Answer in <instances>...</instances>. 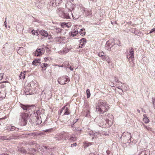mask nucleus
<instances>
[{
  "label": "nucleus",
  "mask_w": 155,
  "mask_h": 155,
  "mask_svg": "<svg viewBox=\"0 0 155 155\" xmlns=\"http://www.w3.org/2000/svg\"><path fill=\"white\" fill-rule=\"evenodd\" d=\"M109 105L107 102L104 101L100 102L97 106L96 110H97L100 114H103L107 112L109 109Z\"/></svg>",
  "instance_id": "obj_1"
},
{
  "label": "nucleus",
  "mask_w": 155,
  "mask_h": 155,
  "mask_svg": "<svg viewBox=\"0 0 155 155\" xmlns=\"http://www.w3.org/2000/svg\"><path fill=\"white\" fill-rule=\"evenodd\" d=\"M58 81L59 84L64 85L68 83L70 80L68 76H63L59 78Z\"/></svg>",
  "instance_id": "obj_2"
},
{
  "label": "nucleus",
  "mask_w": 155,
  "mask_h": 155,
  "mask_svg": "<svg viewBox=\"0 0 155 155\" xmlns=\"http://www.w3.org/2000/svg\"><path fill=\"white\" fill-rule=\"evenodd\" d=\"M20 116L21 117V124L22 126H25L27 124L28 115L26 113H22L21 114Z\"/></svg>",
  "instance_id": "obj_3"
},
{
  "label": "nucleus",
  "mask_w": 155,
  "mask_h": 155,
  "mask_svg": "<svg viewBox=\"0 0 155 155\" xmlns=\"http://www.w3.org/2000/svg\"><path fill=\"white\" fill-rule=\"evenodd\" d=\"M63 17H61L63 18L71 19L72 16V12L71 10L69 9L68 12H65L64 11L62 14Z\"/></svg>",
  "instance_id": "obj_4"
},
{
  "label": "nucleus",
  "mask_w": 155,
  "mask_h": 155,
  "mask_svg": "<svg viewBox=\"0 0 155 155\" xmlns=\"http://www.w3.org/2000/svg\"><path fill=\"white\" fill-rule=\"evenodd\" d=\"M67 106V105H66L65 106L62 107L61 109L59 110L58 112L60 115L61 114L63 110L64 111V113L63 115H68L70 114V110L69 108H68Z\"/></svg>",
  "instance_id": "obj_5"
},
{
  "label": "nucleus",
  "mask_w": 155,
  "mask_h": 155,
  "mask_svg": "<svg viewBox=\"0 0 155 155\" xmlns=\"http://www.w3.org/2000/svg\"><path fill=\"white\" fill-rule=\"evenodd\" d=\"M122 136L125 141L130 140L132 137L131 133L128 132L124 133L122 134Z\"/></svg>",
  "instance_id": "obj_6"
},
{
  "label": "nucleus",
  "mask_w": 155,
  "mask_h": 155,
  "mask_svg": "<svg viewBox=\"0 0 155 155\" xmlns=\"http://www.w3.org/2000/svg\"><path fill=\"white\" fill-rule=\"evenodd\" d=\"M21 107L22 108L23 110H32V109L35 107V105H25L22 104H21Z\"/></svg>",
  "instance_id": "obj_7"
},
{
  "label": "nucleus",
  "mask_w": 155,
  "mask_h": 155,
  "mask_svg": "<svg viewBox=\"0 0 155 155\" xmlns=\"http://www.w3.org/2000/svg\"><path fill=\"white\" fill-rule=\"evenodd\" d=\"M45 52V49H37L34 52V54L35 56L41 55Z\"/></svg>",
  "instance_id": "obj_8"
},
{
  "label": "nucleus",
  "mask_w": 155,
  "mask_h": 155,
  "mask_svg": "<svg viewBox=\"0 0 155 155\" xmlns=\"http://www.w3.org/2000/svg\"><path fill=\"white\" fill-rule=\"evenodd\" d=\"M45 3V1L43 0H38L35 2V6L38 8L41 9L42 6Z\"/></svg>",
  "instance_id": "obj_9"
},
{
  "label": "nucleus",
  "mask_w": 155,
  "mask_h": 155,
  "mask_svg": "<svg viewBox=\"0 0 155 155\" xmlns=\"http://www.w3.org/2000/svg\"><path fill=\"white\" fill-rule=\"evenodd\" d=\"M111 42V41L110 40L107 41L105 45V47L106 48L109 49L111 48H113L115 47L116 45L114 44V43H112L111 44H110Z\"/></svg>",
  "instance_id": "obj_10"
},
{
  "label": "nucleus",
  "mask_w": 155,
  "mask_h": 155,
  "mask_svg": "<svg viewBox=\"0 0 155 155\" xmlns=\"http://www.w3.org/2000/svg\"><path fill=\"white\" fill-rule=\"evenodd\" d=\"M106 123L105 124L103 125V126L104 128H108L110 127L113 124V120H110L108 119L106 120Z\"/></svg>",
  "instance_id": "obj_11"
},
{
  "label": "nucleus",
  "mask_w": 155,
  "mask_h": 155,
  "mask_svg": "<svg viewBox=\"0 0 155 155\" xmlns=\"http://www.w3.org/2000/svg\"><path fill=\"white\" fill-rule=\"evenodd\" d=\"M64 11V9L62 8H58L56 10V12L58 15L60 17H63L62 14Z\"/></svg>",
  "instance_id": "obj_12"
},
{
  "label": "nucleus",
  "mask_w": 155,
  "mask_h": 155,
  "mask_svg": "<svg viewBox=\"0 0 155 155\" xmlns=\"http://www.w3.org/2000/svg\"><path fill=\"white\" fill-rule=\"evenodd\" d=\"M38 85V83L35 81L31 82L30 84V86L33 89H35Z\"/></svg>",
  "instance_id": "obj_13"
},
{
  "label": "nucleus",
  "mask_w": 155,
  "mask_h": 155,
  "mask_svg": "<svg viewBox=\"0 0 155 155\" xmlns=\"http://www.w3.org/2000/svg\"><path fill=\"white\" fill-rule=\"evenodd\" d=\"M40 33L42 36H44L46 37H48V39H49L51 37L50 35H48L47 32L45 30H41L40 31Z\"/></svg>",
  "instance_id": "obj_14"
},
{
  "label": "nucleus",
  "mask_w": 155,
  "mask_h": 155,
  "mask_svg": "<svg viewBox=\"0 0 155 155\" xmlns=\"http://www.w3.org/2000/svg\"><path fill=\"white\" fill-rule=\"evenodd\" d=\"M86 41V40L84 38H83L81 39V42L79 45V47L80 48H82L84 47V46L85 45V43Z\"/></svg>",
  "instance_id": "obj_15"
},
{
  "label": "nucleus",
  "mask_w": 155,
  "mask_h": 155,
  "mask_svg": "<svg viewBox=\"0 0 155 155\" xmlns=\"http://www.w3.org/2000/svg\"><path fill=\"white\" fill-rule=\"evenodd\" d=\"M134 49H131L130 51V52L129 54L127 57L129 59H130L132 60L134 58Z\"/></svg>",
  "instance_id": "obj_16"
},
{
  "label": "nucleus",
  "mask_w": 155,
  "mask_h": 155,
  "mask_svg": "<svg viewBox=\"0 0 155 155\" xmlns=\"http://www.w3.org/2000/svg\"><path fill=\"white\" fill-rule=\"evenodd\" d=\"M69 51L68 49H62L58 52L59 54H65Z\"/></svg>",
  "instance_id": "obj_17"
},
{
  "label": "nucleus",
  "mask_w": 155,
  "mask_h": 155,
  "mask_svg": "<svg viewBox=\"0 0 155 155\" xmlns=\"http://www.w3.org/2000/svg\"><path fill=\"white\" fill-rule=\"evenodd\" d=\"M53 30L56 33H60L62 30L61 28L57 27H54Z\"/></svg>",
  "instance_id": "obj_18"
},
{
  "label": "nucleus",
  "mask_w": 155,
  "mask_h": 155,
  "mask_svg": "<svg viewBox=\"0 0 155 155\" xmlns=\"http://www.w3.org/2000/svg\"><path fill=\"white\" fill-rule=\"evenodd\" d=\"M16 30L18 32H21L23 30L22 26L18 24L16 26Z\"/></svg>",
  "instance_id": "obj_19"
},
{
  "label": "nucleus",
  "mask_w": 155,
  "mask_h": 155,
  "mask_svg": "<svg viewBox=\"0 0 155 155\" xmlns=\"http://www.w3.org/2000/svg\"><path fill=\"white\" fill-rule=\"evenodd\" d=\"M143 116L144 117L143 119V121L146 124L148 123L149 122V120L147 117L146 115L145 114H144Z\"/></svg>",
  "instance_id": "obj_20"
},
{
  "label": "nucleus",
  "mask_w": 155,
  "mask_h": 155,
  "mask_svg": "<svg viewBox=\"0 0 155 155\" xmlns=\"http://www.w3.org/2000/svg\"><path fill=\"white\" fill-rule=\"evenodd\" d=\"M102 59L103 61H106L108 63H109L110 62V60L109 59V58L108 56H104L102 58Z\"/></svg>",
  "instance_id": "obj_21"
},
{
  "label": "nucleus",
  "mask_w": 155,
  "mask_h": 155,
  "mask_svg": "<svg viewBox=\"0 0 155 155\" xmlns=\"http://www.w3.org/2000/svg\"><path fill=\"white\" fill-rule=\"evenodd\" d=\"M40 61V59H35L32 62V64L36 65L38 63H39Z\"/></svg>",
  "instance_id": "obj_22"
},
{
  "label": "nucleus",
  "mask_w": 155,
  "mask_h": 155,
  "mask_svg": "<svg viewBox=\"0 0 155 155\" xmlns=\"http://www.w3.org/2000/svg\"><path fill=\"white\" fill-rule=\"evenodd\" d=\"M69 140L71 142L77 140V138L74 135H72L70 137Z\"/></svg>",
  "instance_id": "obj_23"
},
{
  "label": "nucleus",
  "mask_w": 155,
  "mask_h": 155,
  "mask_svg": "<svg viewBox=\"0 0 155 155\" xmlns=\"http://www.w3.org/2000/svg\"><path fill=\"white\" fill-rule=\"evenodd\" d=\"M78 31L77 29L72 31L71 32V35L73 36L76 35L78 33Z\"/></svg>",
  "instance_id": "obj_24"
},
{
  "label": "nucleus",
  "mask_w": 155,
  "mask_h": 155,
  "mask_svg": "<svg viewBox=\"0 0 155 155\" xmlns=\"http://www.w3.org/2000/svg\"><path fill=\"white\" fill-rule=\"evenodd\" d=\"M25 71L21 72L19 75V78L20 79H24L25 78Z\"/></svg>",
  "instance_id": "obj_25"
},
{
  "label": "nucleus",
  "mask_w": 155,
  "mask_h": 155,
  "mask_svg": "<svg viewBox=\"0 0 155 155\" xmlns=\"http://www.w3.org/2000/svg\"><path fill=\"white\" fill-rule=\"evenodd\" d=\"M48 64H47L43 63L41 65V67L42 68L43 70H46Z\"/></svg>",
  "instance_id": "obj_26"
},
{
  "label": "nucleus",
  "mask_w": 155,
  "mask_h": 155,
  "mask_svg": "<svg viewBox=\"0 0 155 155\" xmlns=\"http://www.w3.org/2000/svg\"><path fill=\"white\" fill-rule=\"evenodd\" d=\"M80 35L82 36H83L85 34V30L84 28L81 29L80 31Z\"/></svg>",
  "instance_id": "obj_27"
},
{
  "label": "nucleus",
  "mask_w": 155,
  "mask_h": 155,
  "mask_svg": "<svg viewBox=\"0 0 155 155\" xmlns=\"http://www.w3.org/2000/svg\"><path fill=\"white\" fill-rule=\"evenodd\" d=\"M85 13L87 16H89L91 17L92 16V12L91 10H87L86 11Z\"/></svg>",
  "instance_id": "obj_28"
},
{
  "label": "nucleus",
  "mask_w": 155,
  "mask_h": 155,
  "mask_svg": "<svg viewBox=\"0 0 155 155\" xmlns=\"http://www.w3.org/2000/svg\"><path fill=\"white\" fill-rule=\"evenodd\" d=\"M18 151L22 153H25L26 152L25 150L23 147L19 148Z\"/></svg>",
  "instance_id": "obj_29"
},
{
  "label": "nucleus",
  "mask_w": 155,
  "mask_h": 155,
  "mask_svg": "<svg viewBox=\"0 0 155 155\" xmlns=\"http://www.w3.org/2000/svg\"><path fill=\"white\" fill-rule=\"evenodd\" d=\"M7 137L5 136H0V140H10L11 139V138H7Z\"/></svg>",
  "instance_id": "obj_30"
},
{
  "label": "nucleus",
  "mask_w": 155,
  "mask_h": 155,
  "mask_svg": "<svg viewBox=\"0 0 155 155\" xmlns=\"http://www.w3.org/2000/svg\"><path fill=\"white\" fill-rule=\"evenodd\" d=\"M143 126L144 127V128L145 129H147V130H150V131H152V129L150 127H148L147 126H146L144 124H143Z\"/></svg>",
  "instance_id": "obj_31"
},
{
  "label": "nucleus",
  "mask_w": 155,
  "mask_h": 155,
  "mask_svg": "<svg viewBox=\"0 0 155 155\" xmlns=\"http://www.w3.org/2000/svg\"><path fill=\"white\" fill-rule=\"evenodd\" d=\"M86 94H87V97L89 98L91 96V93L90 90L87 89L86 91Z\"/></svg>",
  "instance_id": "obj_32"
},
{
  "label": "nucleus",
  "mask_w": 155,
  "mask_h": 155,
  "mask_svg": "<svg viewBox=\"0 0 155 155\" xmlns=\"http://www.w3.org/2000/svg\"><path fill=\"white\" fill-rule=\"evenodd\" d=\"M72 16L73 17H72L71 18H73V19H76L78 18L79 17L80 15H77L75 14H72Z\"/></svg>",
  "instance_id": "obj_33"
},
{
  "label": "nucleus",
  "mask_w": 155,
  "mask_h": 155,
  "mask_svg": "<svg viewBox=\"0 0 155 155\" xmlns=\"http://www.w3.org/2000/svg\"><path fill=\"white\" fill-rule=\"evenodd\" d=\"M104 52L103 51L100 52L98 54V56H99L100 57H104Z\"/></svg>",
  "instance_id": "obj_34"
},
{
  "label": "nucleus",
  "mask_w": 155,
  "mask_h": 155,
  "mask_svg": "<svg viewBox=\"0 0 155 155\" xmlns=\"http://www.w3.org/2000/svg\"><path fill=\"white\" fill-rule=\"evenodd\" d=\"M152 102H153V106H154V108L155 109V98L154 97H153L152 98Z\"/></svg>",
  "instance_id": "obj_35"
},
{
  "label": "nucleus",
  "mask_w": 155,
  "mask_h": 155,
  "mask_svg": "<svg viewBox=\"0 0 155 155\" xmlns=\"http://www.w3.org/2000/svg\"><path fill=\"white\" fill-rule=\"evenodd\" d=\"M61 38L60 37H56L55 39L58 41H60V40L61 41Z\"/></svg>",
  "instance_id": "obj_36"
},
{
  "label": "nucleus",
  "mask_w": 155,
  "mask_h": 155,
  "mask_svg": "<svg viewBox=\"0 0 155 155\" xmlns=\"http://www.w3.org/2000/svg\"><path fill=\"white\" fill-rule=\"evenodd\" d=\"M87 9L86 8L84 7H82L81 8V11H83L84 12H86V11H87Z\"/></svg>",
  "instance_id": "obj_37"
},
{
  "label": "nucleus",
  "mask_w": 155,
  "mask_h": 155,
  "mask_svg": "<svg viewBox=\"0 0 155 155\" xmlns=\"http://www.w3.org/2000/svg\"><path fill=\"white\" fill-rule=\"evenodd\" d=\"M66 23H65L64 22L62 23L61 24V27L63 28L65 27L66 25Z\"/></svg>",
  "instance_id": "obj_38"
},
{
  "label": "nucleus",
  "mask_w": 155,
  "mask_h": 155,
  "mask_svg": "<svg viewBox=\"0 0 155 155\" xmlns=\"http://www.w3.org/2000/svg\"><path fill=\"white\" fill-rule=\"evenodd\" d=\"M3 73H0V80H1L3 78Z\"/></svg>",
  "instance_id": "obj_39"
},
{
  "label": "nucleus",
  "mask_w": 155,
  "mask_h": 155,
  "mask_svg": "<svg viewBox=\"0 0 155 155\" xmlns=\"http://www.w3.org/2000/svg\"><path fill=\"white\" fill-rule=\"evenodd\" d=\"M77 145V144L76 143H72L71 144V147H73V146H76V145Z\"/></svg>",
  "instance_id": "obj_40"
},
{
  "label": "nucleus",
  "mask_w": 155,
  "mask_h": 155,
  "mask_svg": "<svg viewBox=\"0 0 155 155\" xmlns=\"http://www.w3.org/2000/svg\"><path fill=\"white\" fill-rule=\"evenodd\" d=\"M21 49H18V51H17V53L19 54L20 55H22V53H20V50Z\"/></svg>",
  "instance_id": "obj_41"
},
{
  "label": "nucleus",
  "mask_w": 155,
  "mask_h": 155,
  "mask_svg": "<svg viewBox=\"0 0 155 155\" xmlns=\"http://www.w3.org/2000/svg\"><path fill=\"white\" fill-rule=\"evenodd\" d=\"M35 30H33L31 31V33L32 34L34 35L35 34Z\"/></svg>",
  "instance_id": "obj_42"
},
{
  "label": "nucleus",
  "mask_w": 155,
  "mask_h": 155,
  "mask_svg": "<svg viewBox=\"0 0 155 155\" xmlns=\"http://www.w3.org/2000/svg\"><path fill=\"white\" fill-rule=\"evenodd\" d=\"M35 34L34 35H38V32L36 31H35Z\"/></svg>",
  "instance_id": "obj_43"
},
{
  "label": "nucleus",
  "mask_w": 155,
  "mask_h": 155,
  "mask_svg": "<svg viewBox=\"0 0 155 155\" xmlns=\"http://www.w3.org/2000/svg\"><path fill=\"white\" fill-rule=\"evenodd\" d=\"M106 152L107 154H109L110 153V151L109 150H107L106 151Z\"/></svg>",
  "instance_id": "obj_44"
},
{
  "label": "nucleus",
  "mask_w": 155,
  "mask_h": 155,
  "mask_svg": "<svg viewBox=\"0 0 155 155\" xmlns=\"http://www.w3.org/2000/svg\"><path fill=\"white\" fill-rule=\"evenodd\" d=\"M4 25H5V27L6 28H7V22H6V21H5L4 22Z\"/></svg>",
  "instance_id": "obj_45"
},
{
  "label": "nucleus",
  "mask_w": 155,
  "mask_h": 155,
  "mask_svg": "<svg viewBox=\"0 0 155 155\" xmlns=\"http://www.w3.org/2000/svg\"><path fill=\"white\" fill-rule=\"evenodd\" d=\"M69 68L71 70V71H73V68H72L71 66H70L69 67Z\"/></svg>",
  "instance_id": "obj_46"
},
{
  "label": "nucleus",
  "mask_w": 155,
  "mask_h": 155,
  "mask_svg": "<svg viewBox=\"0 0 155 155\" xmlns=\"http://www.w3.org/2000/svg\"><path fill=\"white\" fill-rule=\"evenodd\" d=\"M68 23H66V25L65 27L69 28V26L68 25Z\"/></svg>",
  "instance_id": "obj_47"
},
{
  "label": "nucleus",
  "mask_w": 155,
  "mask_h": 155,
  "mask_svg": "<svg viewBox=\"0 0 155 155\" xmlns=\"http://www.w3.org/2000/svg\"><path fill=\"white\" fill-rule=\"evenodd\" d=\"M89 155H95L94 153H91L90 154H89Z\"/></svg>",
  "instance_id": "obj_48"
},
{
  "label": "nucleus",
  "mask_w": 155,
  "mask_h": 155,
  "mask_svg": "<svg viewBox=\"0 0 155 155\" xmlns=\"http://www.w3.org/2000/svg\"><path fill=\"white\" fill-rule=\"evenodd\" d=\"M153 32V30H152V29L151 30V31H150V32H149V33H150V34L151 33H152Z\"/></svg>",
  "instance_id": "obj_49"
},
{
  "label": "nucleus",
  "mask_w": 155,
  "mask_h": 155,
  "mask_svg": "<svg viewBox=\"0 0 155 155\" xmlns=\"http://www.w3.org/2000/svg\"><path fill=\"white\" fill-rule=\"evenodd\" d=\"M68 65H69V63H68V64L67 65H65V66L66 67H68Z\"/></svg>",
  "instance_id": "obj_50"
},
{
  "label": "nucleus",
  "mask_w": 155,
  "mask_h": 155,
  "mask_svg": "<svg viewBox=\"0 0 155 155\" xmlns=\"http://www.w3.org/2000/svg\"><path fill=\"white\" fill-rule=\"evenodd\" d=\"M48 131V130H45V132H47Z\"/></svg>",
  "instance_id": "obj_51"
},
{
  "label": "nucleus",
  "mask_w": 155,
  "mask_h": 155,
  "mask_svg": "<svg viewBox=\"0 0 155 155\" xmlns=\"http://www.w3.org/2000/svg\"><path fill=\"white\" fill-rule=\"evenodd\" d=\"M111 23L112 24L114 25V23H113V22L112 21H111Z\"/></svg>",
  "instance_id": "obj_52"
},
{
  "label": "nucleus",
  "mask_w": 155,
  "mask_h": 155,
  "mask_svg": "<svg viewBox=\"0 0 155 155\" xmlns=\"http://www.w3.org/2000/svg\"><path fill=\"white\" fill-rule=\"evenodd\" d=\"M23 48V47H19V48Z\"/></svg>",
  "instance_id": "obj_53"
},
{
  "label": "nucleus",
  "mask_w": 155,
  "mask_h": 155,
  "mask_svg": "<svg viewBox=\"0 0 155 155\" xmlns=\"http://www.w3.org/2000/svg\"><path fill=\"white\" fill-rule=\"evenodd\" d=\"M2 92H0V94H2Z\"/></svg>",
  "instance_id": "obj_54"
},
{
  "label": "nucleus",
  "mask_w": 155,
  "mask_h": 155,
  "mask_svg": "<svg viewBox=\"0 0 155 155\" xmlns=\"http://www.w3.org/2000/svg\"><path fill=\"white\" fill-rule=\"evenodd\" d=\"M115 24H116V22H115Z\"/></svg>",
  "instance_id": "obj_55"
},
{
  "label": "nucleus",
  "mask_w": 155,
  "mask_h": 155,
  "mask_svg": "<svg viewBox=\"0 0 155 155\" xmlns=\"http://www.w3.org/2000/svg\"><path fill=\"white\" fill-rule=\"evenodd\" d=\"M66 7H67V5H65Z\"/></svg>",
  "instance_id": "obj_56"
},
{
  "label": "nucleus",
  "mask_w": 155,
  "mask_h": 155,
  "mask_svg": "<svg viewBox=\"0 0 155 155\" xmlns=\"http://www.w3.org/2000/svg\"><path fill=\"white\" fill-rule=\"evenodd\" d=\"M69 3H70V4H71V2H70Z\"/></svg>",
  "instance_id": "obj_57"
},
{
  "label": "nucleus",
  "mask_w": 155,
  "mask_h": 155,
  "mask_svg": "<svg viewBox=\"0 0 155 155\" xmlns=\"http://www.w3.org/2000/svg\"><path fill=\"white\" fill-rule=\"evenodd\" d=\"M144 155H147V154H146L145 153Z\"/></svg>",
  "instance_id": "obj_58"
},
{
  "label": "nucleus",
  "mask_w": 155,
  "mask_h": 155,
  "mask_svg": "<svg viewBox=\"0 0 155 155\" xmlns=\"http://www.w3.org/2000/svg\"><path fill=\"white\" fill-rule=\"evenodd\" d=\"M63 64H64L63 65H64V66H65V65H65V64H64V63H63Z\"/></svg>",
  "instance_id": "obj_59"
}]
</instances>
